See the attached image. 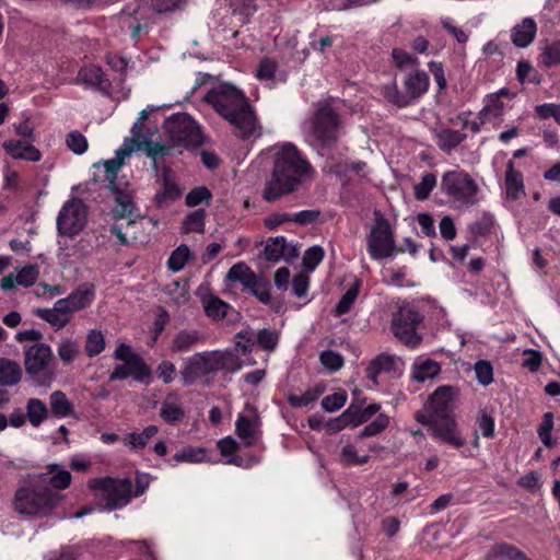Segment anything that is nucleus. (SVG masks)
I'll return each mask as SVG.
<instances>
[{
  "label": "nucleus",
  "mask_w": 560,
  "mask_h": 560,
  "mask_svg": "<svg viewBox=\"0 0 560 560\" xmlns=\"http://www.w3.org/2000/svg\"><path fill=\"white\" fill-rule=\"evenodd\" d=\"M171 105H148L142 109V151L148 156L158 160L171 153V147L165 143L154 142L151 137L159 131V121L162 119V128L173 144L184 148H198L203 139L201 130L194 118L186 113H176L164 117L163 110Z\"/></svg>",
  "instance_id": "obj_1"
},
{
  "label": "nucleus",
  "mask_w": 560,
  "mask_h": 560,
  "mask_svg": "<svg viewBox=\"0 0 560 560\" xmlns=\"http://www.w3.org/2000/svg\"><path fill=\"white\" fill-rule=\"evenodd\" d=\"M203 102L224 118L233 133L243 140L261 136V127L255 109L243 91L232 84H220L206 93Z\"/></svg>",
  "instance_id": "obj_2"
},
{
  "label": "nucleus",
  "mask_w": 560,
  "mask_h": 560,
  "mask_svg": "<svg viewBox=\"0 0 560 560\" xmlns=\"http://www.w3.org/2000/svg\"><path fill=\"white\" fill-rule=\"evenodd\" d=\"M314 174V168L302 152L291 142L282 144L273 155L270 178L262 191V198L272 202L296 191Z\"/></svg>",
  "instance_id": "obj_3"
},
{
  "label": "nucleus",
  "mask_w": 560,
  "mask_h": 560,
  "mask_svg": "<svg viewBox=\"0 0 560 560\" xmlns=\"http://www.w3.org/2000/svg\"><path fill=\"white\" fill-rule=\"evenodd\" d=\"M132 136L125 139L122 145L116 151V156L110 160L100 161L95 163L94 167L103 165L105 168V179L108 182L109 189L115 195L116 207L115 213L117 217L124 218L130 214L133 209V195L128 189V184L117 182V174L121 166L125 164L126 159L140 150V118L133 124Z\"/></svg>",
  "instance_id": "obj_4"
},
{
  "label": "nucleus",
  "mask_w": 560,
  "mask_h": 560,
  "mask_svg": "<svg viewBox=\"0 0 560 560\" xmlns=\"http://www.w3.org/2000/svg\"><path fill=\"white\" fill-rule=\"evenodd\" d=\"M61 498L58 492L45 487L36 476H32L15 491L12 505L20 515L43 517L51 513Z\"/></svg>",
  "instance_id": "obj_5"
},
{
  "label": "nucleus",
  "mask_w": 560,
  "mask_h": 560,
  "mask_svg": "<svg viewBox=\"0 0 560 560\" xmlns=\"http://www.w3.org/2000/svg\"><path fill=\"white\" fill-rule=\"evenodd\" d=\"M430 78L423 70H413L404 79V89L400 91L396 80L382 88L383 97L397 108H406L417 104L429 91Z\"/></svg>",
  "instance_id": "obj_6"
},
{
  "label": "nucleus",
  "mask_w": 560,
  "mask_h": 560,
  "mask_svg": "<svg viewBox=\"0 0 560 560\" xmlns=\"http://www.w3.org/2000/svg\"><path fill=\"white\" fill-rule=\"evenodd\" d=\"M441 191L456 205V207H469L475 203L478 185L472 177L463 170H452L443 174Z\"/></svg>",
  "instance_id": "obj_7"
},
{
  "label": "nucleus",
  "mask_w": 560,
  "mask_h": 560,
  "mask_svg": "<svg viewBox=\"0 0 560 560\" xmlns=\"http://www.w3.org/2000/svg\"><path fill=\"white\" fill-rule=\"evenodd\" d=\"M368 253L373 260L388 258L395 254L405 253V248H398L395 243L394 231L389 221L380 212H376L375 224L366 237Z\"/></svg>",
  "instance_id": "obj_8"
},
{
  "label": "nucleus",
  "mask_w": 560,
  "mask_h": 560,
  "mask_svg": "<svg viewBox=\"0 0 560 560\" xmlns=\"http://www.w3.org/2000/svg\"><path fill=\"white\" fill-rule=\"evenodd\" d=\"M340 128V116L329 104L319 105L311 118V133L322 148H331L338 141Z\"/></svg>",
  "instance_id": "obj_9"
},
{
  "label": "nucleus",
  "mask_w": 560,
  "mask_h": 560,
  "mask_svg": "<svg viewBox=\"0 0 560 560\" xmlns=\"http://www.w3.org/2000/svg\"><path fill=\"white\" fill-rule=\"evenodd\" d=\"M231 354L220 352H198L190 357L184 370L182 371L183 380L186 384L192 383L200 375L228 369L229 361H233Z\"/></svg>",
  "instance_id": "obj_10"
},
{
  "label": "nucleus",
  "mask_w": 560,
  "mask_h": 560,
  "mask_svg": "<svg viewBox=\"0 0 560 560\" xmlns=\"http://www.w3.org/2000/svg\"><path fill=\"white\" fill-rule=\"evenodd\" d=\"M423 316L413 308L400 307L393 316V335L406 347L416 349L422 341L417 327L422 323Z\"/></svg>",
  "instance_id": "obj_11"
},
{
  "label": "nucleus",
  "mask_w": 560,
  "mask_h": 560,
  "mask_svg": "<svg viewBox=\"0 0 560 560\" xmlns=\"http://www.w3.org/2000/svg\"><path fill=\"white\" fill-rule=\"evenodd\" d=\"M88 208L84 202L73 197L62 206L57 217V230L60 235L73 237L86 224Z\"/></svg>",
  "instance_id": "obj_12"
},
{
  "label": "nucleus",
  "mask_w": 560,
  "mask_h": 560,
  "mask_svg": "<svg viewBox=\"0 0 560 560\" xmlns=\"http://www.w3.org/2000/svg\"><path fill=\"white\" fill-rule=\"evenodd\" d=\"M89 486L93 490H103V497L108 510L126 505L130 501L132 493V483L128 478H96L92 479Z\"/></svg>",
  "instance_id": "obj_13"
},
{
  "label": "nucleus",
  "mask_w": 560,
  "mask_h": 560,
  "mask_svg": "<svg viewBox=\"0 0 560 560\" xmlns=\"http://www.w3.org/2000/svg\"><path fill=\"white\" fill-rule=\"evenodd\" d=\"M458 394V389L451 385L439 386L430 396V409L438 416L442 423H454L455 436H463L458 422L453 415L454 399Z\"/></svg>",
  "instance_id": "obj_14"
},
{
  "label": "nucleus",
  "mask_w": 560,
  "mask_h": 560,
  "mask_svg": "<svg viewBox=\"0 0 560 560\" xmlns=\"http://www.w3.org/2000/svg\"><path fill=\"white\" fill-rule=\"evenodd\" d=\"M416 420L422 425L429 427L432 439L440 443L446 444L455 450H459L465 446V438L455 436L454 430H452L454 429V423H442L432 409L429 413H417Z\"/></svg>",
  "instance_id": "obj_15"
},
{
  "label": "nucleus",
  "mask_w": 560,
  "mask_h": 560,
  "mask_svg": "<svg viewBox=\"0 0 560 560\" xmlns=\"http://www.w3.org/2000/svg\"><path fill=\"white\" fill-rule=\"evenodd\" d=\"M24 366L31 376L44 372L52 359V352L48 345L35 343L24 348Z\"/></svg>",
  "instance_id": "obj_16"
},
{
  "label": "nucleus",
  "mask_w": 560,
  "mask_h": 560,
  "mask_svg": "<svg viewBox=\"0 0 560 560\" xmlns=\"http://www.w3.org/2000/svg\"><path fill=\"white\" fill-rule=\"evenodd\" d=\"M254 412L253 417L240 413L235 422V432L246 447L254 446L259 439L260 418L254 407L246 405Z\"/></svg>",
  "instance_id": "obj_17"
},
{
  "label": "nucleus",
  "mask_w": 560,
  "mask_h": 560,
  "mask_svg": "<svg viewBox=\"0 0 560 560\" xmlns=\"http://www.w3.org/2000/svg\"><path fill=\"white\" fill-rule=\"evenodd\" d=\"M47 469V472L35 475L45 487L65 490L70 486L72 476L68 470L59 469L57 464H49Z\"/></svg>",
  "instance_id": "obj_18"
},
{
  "label": "nucleus",
  "mask_w": 560,
  "mask_h": 560,
  "mask_svg": "<svg viewBox=\"0 0 560 560\" xmlns=\"http://www.w3.org/2000/svg\"><path fill=\"white\" fill-rule=\"evenodd\" d=\"M504 186L506 196L511 200H517L523 195H525L523 173L518 170H515L514 162L512 160L508 161L506 163Z\"/></svg>",
  "instance_id": "obj_19"
},
{
  "label": "nucleus",
  "mask_w": 560,
  "mask_h": 560,
  "mask_svg": "<svg viewBox=\"0 0 560 560\" xmlns=\"http://www.w3.org/2000/svg\"><path fill=\"white\" fill-rule=\"evenodd\" d=\"M397 370V359L387 353H381L375 357L368 365L365 373L366 378L378 385V375L382 373H390Z\"/></svg>",
  "instance_id": "obj_20"
},
{
  "label": "nucleus",
  "mask_w": 560,
  "mask_h": 560,
  "mask_svg": "<svg viewBox=\"0 0 560 560\" xmlns=\"http://www.w3.org/2000/svg\"><path fill=\"white\" fill-rule=\"evenodd\" d=\"M78 78L85 84L94 88L95 90L109 94L112 89L110 81L105 78L102 69L96 66L84 67L79 71Z\"/></svg>",
  "instance_id": "obj_21"
},
{
  "label": "nucleus",
  "mask_w": 560,
  "mask_h": 560,
  "mask_svg": "<svg viewBox=\"0 0 560 560\" xmlns=\"http://www.w3.org/2000/svg\"><path fill=\"white\" fill-rule=\"evenodd\" d=\"M160 417L167 424H177L184 420L185 410L176 394L171 393L165 397L160 408Z\"/></svg>",
  "instance_id": "obj_22"
},
{
  "label": "nucleus",
  "mask_w": 560,
  "mask_h": 560,
  "mask_svg": "<svg viewBox=\"0 0 560 560\" xmlns=\"http://www.w3.org/2000/svg\"><path fill=\"white\" fill-rule=\"evenodd\" d=\"M163 188L155 195V202L159 207L177 200L182 196V188L173 180V172L165 168L162 174Z\"/></svg>",
  "instance_id": "obj_23"
},
{
  "label": "nucleus",
  "mask_w": 560,
  "mask_h": 560,
  "mask_svg": "<svg viewBox=\"0 0 560 560\" xmlns=\"http://www.w3.org/2000/svg\"><path fill=\"white\" fill-rule=\"evenodd\" d=\"M536 32L537 25L534 19L525 18L521 24L513 27L511 34L512 43L516 47L525 48L534 40Z\"/></svg>",
  "instance_id": "obj_24"
},
{
  "label": "nucleus",
  "mask_w": 560,
  "mask_h": 560,
  "mask_svg": "<svg viewBox=\"0 0 560 560\" xmlns=\"http://www.w3.org/2000/svg\"><path fill=\"white\" fill-rule=\"evenodd\" d=\"M202 336L198 330L195 329H183L178 331L171 345V351L173 353H183L191 351L201 341Z\"/></svg>",
  "instance_id": "obj_25"
},
{
  "label": "nucleus",
  "mask_w": 560,
  "mask_h": 560,
  "mask_svg": "<svg viewBox=\"0 0 560 560\" xmlns=\"http://www.w3.org/2000/svg\"><path fill=\"white\" fill-rule=\"evenodd\" d=\"M3 148L13 159L37 162L42 158V153L37 148L32 144H23L18 140L5 141Z\"/></svg>",
  "instance_id": "obj_26"
},
{
  "label": "nucleus",
  "mask_w": 560,
  "mask_h": 560,
  "mask_svg": "<svg viewBox=\"0 0 560 560\" xmlns=\"http://www.w3.org/2000/svg\"><path fill=\"white\" fill-rule=\"evenodd\" d=\"M326 392V384L320 382L307 388L302 395L290 394L287 398L293 408H303L315 402Z\"/></svg>",
  "instance_id": "obj_27"
},
{
  "label": "nucleus",
  "mask_w": 560,
  "mask_h": 560,
  "mask_svg": "<svg viewBox=\"0 0 560 560\" xmlns=\"http://www.w3.org/2000/svg\"><path fill=\"white\" fill-rule=\"evenodd\" d=\"M21 377L22 369L18 362L0 358V386L16 385Z\"/></svg>",
  "instance_id": "obj_28"
},
{
  "label": "nucleus",
  "mask_w": 560,
  "mask_h": 560,
  "mask_svg": "<svg viewBox=\"0 0 560 560\" xmlns=\"http://www.w3.org/2000/svg\"><path fill=\"white\" fill-rule=\"evenodd\" d=\"M228 280L240 282L244 288L254 287L257 282V275L245 264L233 265L226 276Z\"/></svg>",
  "instance_id": "obj_29"
},
{
  "label": "nucleus",
  "mask_w": 560,
  "mask_h": 560,
  "mask_svg": "<svg viewBox=\"0 0 560 560\" xmlns=\"http://www.w3.org/2000/svg\"><path fill=\"white\" fill-rule=\"evenodd\" d=\"M440 372L441 365L432 359H425L412 365V377L420 383L435 377Z\"/></svg>",
  "instance_id": "obj_30"
},
{
  "label": "nucleus",
  "mask_w": 560,
  "mask_h": 560,
  "mask_svg": "<svg viewBox=\"0 0 560 560\" xmlns=\"http://www.w3.org/2000/svg\"><path fill=\"white\" fill-rule=\"evenodd\" d=\"M465 139V133L455 129L443 128L438 133V145L443 152L450 153L456 147H458Z\"/></svg>",
  "instance_id": "obj_31"
},
{
  "label": "nucleus",
  "mask_w": 560,
  "mask_h": 560,
  "mask_svg": "<svg viewBox=\"0 0 560 560\" xmlns=\"http://www.w3.org/2000/svg\"><path fill=\"white\" fill-rule=\"evenodd\" d=\"M51 413L58 418H65L73 413V406L61 390H55L49 396Z\"/></svg>",
  "instance_id": "obj_32"
},
{
  "label": "nucleus",
  "mask_w": 560,
  "mask_h": 560,
  "mask_svg": "<svg viewBox=\"0 0 560 560\" xmlns=\"http://www.w3.org/2000/svg\"><path fill=\"white\" fill-rule=\"evenodd\" d=\"M202 303L206 315L214 320L223 319L228 315L229 310L232 308L229 303L215 295H209L203 299Z\"/></svg>",
  "instance_id": "obj_33"
},
{
  "label": "nucleus",
  "mask_w": 560,
  "mask_h": 560,
  "mask_svg": "<svg viewBox=\"0 0 560 560\" xmlns=\"http://www.w3.org/2000/svg\"><path fill=\"white\" fill-rule=\"evenodd\" d=\"M361 280L355 279L354 282L349 287V289L341 295L340 300L335 306V315L342 316L350 312L352 305L354 304L360 289H361Z\"/></svg>",
  "instance_id": "obj_34"
},
{
  "label": "nucleus",
  "mask_w": 560,
  "mask_h": 560,
  "mask_svg": "<svg viewBox=\"0 0 560 560\" xmlns=\"http://www.w3.org/2000/svg\"><path fill=\"white\" fill-rule=\"evenodd\" d=\"M381 409L380 404L373 402L362 408L360 405L351 402L347 410H350L351 416L350 422H352L353 427H358L368 422L374 415H376Z\"/></svg>",
  "instance_id": "obj_35"
},
{
  "label": "nucleus",
  "mask_w": 560,
  "mask_h": 560,
  "mask_svg": "<svg viewBox=\"0 0 560 560\" xmlns=\"http://www.w3.org/2000/svg\"><path fill=\"white\" fill-rule=\"evenodd\" d=\"M132 376L136 381H140V359L127 360L118 364L112 372L109 380H125Z\"/></svg>",
  "instance_id": "obj_36"
},
{
  "label": "nucleus",
  "mask_w": 560,
  "mask_h": 560,
  "mask_svg": "<svg viewBox=\"0 0 560 560\" xmlns=\"http://www.w3.org/2000/svg\"><path fill=\"white\" fill-rule=\"evenodd\" d=\"M26 416L33 427H38L48 416V409L44 401L31 398L26 405Z\"/></svg>",
  "instance_id": "obj_37"
},
{
  "label": "nucleus",
  "mask_w": 560,
  "mask_h": 560,
  "mask_svg": "<svg viewBox=\"0 0 560 560\" xmlns=\"http://www.w3.org/2000/svg\"><path fill=\"white\" fill-rule=\"evenodd\" d=\"M287 238L284 236L270 237L264 248L265 258L268 261H279L284 254Z\"/></svg>",
  "instance_id": "obj_38"
},
{
  "label": "nucleus",
  "mask_w": 560,
  "mask_h": 560,
  "mask_svg": "<svg viewBox=\"0 0 560 560\" xmlns=\"http://www.w3.org/2000/svg\"><path fill=\"white\" fill-rule=\"evenodd\" d=\"M190 258L191 253L189 247L182 244L171 253L167 259V268L173 272H178L186 266Z\"/></svg>",
  "instance_id": "obj_39"
},
{
  "label": "nucleus",
  "mask_w": 560,
  "mask_h": 560,
  "mask_svg": "<svg viewBox=\"0 0 560 560\" xmlns=\"http://www.w3.org/2000/svg\"><path fill=\"white\" fill-rule=\"evenodd\" d=\"M516 78L522 83L540 84L541 74L530 65L528 60H520L516 66Z\"/></svg>",
  "instance_id": "obj_40"
},
{
  "label": "nucleus",
  "mask_w": 560,
  "mask_h": 560,
  "mask_svg": "<svg viewBox=\"0 0 560 560\" xmlns=\"http://www.w3.org/2000/svg\"><path fill=\"white\" fill-rule=\"evenodd\" d=\"M212 192L206 186H197L194 187L185 198V203L187 207L194 208L199 206L200 203L210 205L212 200Z\"/></svg>",
  "instance_id": "obj_41"
},
{
  "label": "nucleus",
  "mask_w": 560,
  "mask_h": 560,
  "mask_svg": "<svg viewBox=\"0 0 560 560\" xmlns=\"http://www.w3.org/2000/svg\"><path fill=\"white\" fill-rule=\"evenodd\" d=\"M388 424L389 417L385 413H380L372 422L364 427V429L359 433L358 439L363 440L375 436L382 433Z\"/></svg>",
  "instance_id": "obj_42"
},
{
  "label": "nucleus",
  "mask_w": 560,
  "mask_h": 560,
  "mask_svg": "<svg viewBox=\"0 0 560 560\" xmlns=\"http://www.w3.org/2000/svg\"><path fill=\"white\" fill-rule=\"evenodd\" d=\"M435 186L436 176L430 172L424 173L421 182L415 186V198L419 201L428 199Z\"/></svg>",
  "instance_id": "obj_43"
},
{
  "label": "nucleus",
  "mask_w": 560,
  "mask_h": 560,
  "mask_svg": "<svg viewBox=\"0 0 560 560\" xmlns=\"http://www.w3.org/2000/svg\"><path fill=\"white\" fill-rule=\"evenodd\" d=\"M35 315L49 323L56 329L65 327L70 317L56 312L55 308H37Z\"/></svg>",
  "instance_id": "obj_44"
},
{
  "label": "nucleus",
  "mask_w": 560,
  "mask_h": 560,
  "mask_svg": "<svg viewBox=\"0 0 560 560\" xmlns=\"http://www.w3.org/2000/svg\"><path fill=\"white\" fill-rule=\"evenodd\" d=\"M340 460L346 466H361L370 460V456H359L354 445L347 444L340 452Z\"/></svg>",
  "instance_id": "obj_45"
},
{
  "label": "nucleus",
  "mask_w": 560,
  "mask_h": 560,
  "mask_svg": "<svg viewBox=\"0 0 560 560\" xmlns=\"http://www.w3.org/2000/svg\"><path fill=\"white\" fill-rule=\"evenodd\" d=\"M540 62L547 68L560 65V39L546 45L540 55Z\"/></svg>",
  "instance_id": "obj_46"
},
{
  "label": "nucleus",
  "mask_w": 560,
  "mask_h": 560,
  "mask_svg": "<svg viewBox=\"0 0 560 560\" xmlns=\"http://www.w3.org/2000/svg\"><path fill=\"white\" fill-rule=\"evenodd\" d=\"M206 458V450L202 447L187 446L173 456L175 462L200 463Z\"/></svg>",
  "instance_id": "obj_47"
},
{
  "label": "nucleus",
  "mask_w": 560,
  "mask_h": 560,
  "mask_svg": "<svg viewBox=\"0 0 560 560\" xmlns=\"http://www.w3.org/2000/svg\"><path fill=\"white\" fill-rule=\"evenodd\" d=\"M170 320V315L164 307H158L155 319L152 327V336L150 342L148 345L153 347V345L158 341L160 335L164 331L167 323Z\"/></svg>",
  "instance_id": "obj_48"
},
{
  "label": "nucleus",
  "mask_w": 560,
  "mask_h": 560,
  "mask_svg": "<svg viewBox=\"0 0 560 560\" xmlns=\"http://www.w3.org/2000/svg\"><path fill=\"white\" fill-rule=\"evenodd\" d=\"M105 348V338L100 330H92L86 338L85 352L88 357L100 354Z\"/></svg>",
  "instance_id": "obj_49"
},
{
  "label": "nucleus",
  "mask_w": 560,
  "mask_h": 560,
  "mask_svg": "<svg viewBox=\"0 0 560 560\" xmlns=\"http://www.w3.org/2000/svg\"><path fill=\"white\" fill-rule=\"evenodd\" d=\"M504 103L498 98V95L488 94L485 97V106L479 112V116L488 117L492 115L493 117H500L503 114Z\"/></svg>",
  "instance_id": "obj_50"
},
{
  "label": "nucleus",
  "mask_w": 560,
  "mask_h": 560,
  "mask_svg": "<svg viewBox=\"0 0 560 560\" xmlns=\"http://www.w3.org/2000/svg\"><path fill=\"white\" fill-rule=\"evenodd\" d=\"M494 221L490 213H483L480 219L469 225V231L475 236H486L493 230Z\"/></svg>",
  "instance_id": "obj_51"
},
{
  "label": "nucleus",
  "mask_w": 560,
  "mask_h": 560,
  "mask_svg": "<svg viewBox=\"0 0 560 560\" xmlns=\"http://www.w3.org/2000/svg\"><path fill=\"white\" fill-rule=\"evenodd\" d=\"M325 252L320 246L307 248L303 255V266L306 270L313 271L324 259Z\"/></svg>",
  "instance_id": "obj_52"
},
{
  "label": "nucleus",
  "mask_w": 560,
  "mask_h": 560,
  "mask_svg": "<svg viewBox=\"0 0 560 560\" xmlns=\"http://www.w3.org/2000/svg\"><path fill=\"white\" fill-rule=\"evenodd\" d=\"M206 211L197 209L187 214L184 220V228L186 232H203Z\"/></svg>",
  "instance_id": "obj_53"
},
{
  "label": "nucleus",
  "mask_w": 560,
  "mask_h": 560,
  "mask_svg": "<svg viewBox=\"0 0 560 560\" xmlns=\"http://www.w3.org/2000/svg\"><path fill=\"white\" fill-rule=\"evenodd\" d=\"M351 412L350 410H345L339 417L331 418L325 422V430L328 435L336 434L343 430L345 428L352 425L350 422Z\"/></svg>",
  "instance_id": "obj_54"
},
{
  "label": "nucleus",
  "mask_w": 560,
  "mask_h": 560,
  "mask_svg": "<svg viewBox=\"0 0 560 560\" xmlns=\"http://www.w3.org/2000/svg\"><path fill=\"white\" fill-rule=\"evenodd\" d=\"M475 374L479 384L487 386L493 382V366L487 360H479L475 364Z\"/></svg>",
  "instance_id": "obj_55"
},
{
  "label": "nucleus",
  "mask_w": 560,
  "mask_h": 560,
  "mask_svg": "<svg viewBox=\"0 0 560 560\" xmlns=\"http://www.w3.org/2000/svg\"><path fill=\"white\" fill-rule=\"evenodd\" d=\"M66 144L75 154H83L88 150V140L79 131H71L67 135Z\"/></svg>",
  "instance_id": "obj_56"
},
{
  "label": "nucleus",
  "mask_w": 560,
  "mask_h": 560,
  "mask_svg": "<svg viewBox=\"0 0 560 560\" xmlns=\"http://www.w3.org/2000/svg\"><path fill=\"white\" fill-rule=\"evenodd\" d=\"M279 337L273 330L264 328L257 334L258 346L266 351H273L278 346Z\"/></svg>",
  "instance_id": "obj_57"
},
{
  "label": "nucleus",
  "mask_w": 560,
  "mask_h": 560,
  "mask_svg": "<svg viewBox=\"0 0 560 560\" xmlns=\"http://www.w3.org/2000/svg\"><path fill=\"white\" fill-rule=\"evenodd\" d=\"M347 401L346 392H337L330 395H327L322 400V407L325 411L334 412L343 407Z\"/></svg>",
  "instance_id": "obj_58"
},
{
  "label": "nucleus",
  "mask_w": 560,
  "mask_h": 560,
  "mask_svg": "<svg viewBox=\"0 0 560 560\" xmlns=\"http://www.w3.org/2000/svg\"><path fill=\"white\" fill-rule=\"evenodd\" d=\"M523 355V368L527 369L532 373L538 372L544 360L542 353L539 350L526 349Z\"/></svg>",
  "instance_id": "obj_59"
},
{
  "label": "nucleus",
  "mask_w": 560,
  "mask_h": 560,
  "mask_svg": "<svg viewBox=\"0 0 560 560\" xmlns=\"http://www.w3.org/2000/svg\"><path fill=\"white\" fill-rule=\"evenodd\" d=\"M320 363L330 372L339 371L343 365V358L332 350H325L319 355Z\"/></svg>",
  "instance_id": "obj_60"
},
{
  "label": "nucleus",
  "mask_w": 560,
  "mask_h": 560,
  "mask_svg": "<svg viewBox=\"0 0 560 560\" xmlns=\"http://www.w3.org/2000/svg\"><path fill=\"white\" fill-rule=\"evenodd\" d=\"M478 432L480 431L482 436L487 439L494 438L495 422L494 418L486 411H481L480 416L476 420Z\"/></svg>",
  "instance_id": "obj_61"
},
{
  "label": "nucleus",
  "mask_w": 560,
  "mask_h": 560,
  "mask_svg": "<svg viewBox=\"0 0 560 560\" xmlns=\"http://www.w3.org/2000/svg\"><path fill=\"white\" fill-rule=\"evenodd\" d=\"M79 352V347L75 341L71 339L61 340L58 347V354L61 361L66 364H69L74 360Z\"/></svg>",
  "instance_id": "obj_62"
},
{
  "label": "nucleus",
  "mask_w": 560,
  "mask_h": 560,
  "mask_svg": "<svg viewBox=\"0 0 560 560\" xmlns=\"http://www.w3.org/2000/svg\"><path fill=\"white\" fill-rule=\"evenodd\" d=\"M278 69V63L270 58H262L256 70V77L260 80H271L275 78Z\"/></svg>",
  "instance_id": "obj_63"
},
{
  "label": "nucleus",
  "mask_w": 560,
  "mask_h": 560,
  "mask_svg": "<svg viewBox=\"0 0 560 560\" xmlns=\"http://www.w3.org/2000/svg\"><path fill=\"white\" fill-rule=\"evenodd\" d=\"M39 276L38 267L35 265H30L23 267L19 270L16 278L18 284L23 287H30L36 282Z\"/></svg>",
  "instance_id": "obj_64"
}]
</instances>
